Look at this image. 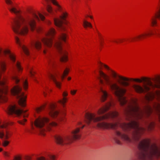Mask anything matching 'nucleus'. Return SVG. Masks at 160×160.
<instances>
[{
  "label": "nucleus",
  "instance_id": "a211bd4d",
  "mask_svg": "<svg viewBox=\"0 0 160 160\" xmlns=\"http://www.w3.org/2000/svg\"><path fill=\"white\" fill-rule=\"evenodd\" d=\"M145 98L148 102L156 99L157 101H160V90H157L154 92H151L145 96Z\"/></svg>",
  "mask_w": 160,
  "mask_h": 160
},
{
  "label": "nucleus",
  "instance_id": "79ce46f5",
  "mask_svg": "<svg viewBox=\"0 0 160 160\" xmlns=\"http://www.w3.org/2000/svg\"><path fill=\"white\" fill-rule=\"evenodd\" d=\"M13 160H22V156L20 155H17L14 156Z\"/></svg>",
  "mask_w": 160,
  "mask_h": 160
},
{
  "label": "nucleus",
  "instance_id": "4d7b16f0",
  "mask_svg": "<svg viewBox=\"0 0 160 160\" xmlns=\"http://www.w3.org/2000/svg\"><path fill=\"white\" fill-rule=\"evenodd\" d=\"M0 150H1V152L2 151V149L1 148Z\"/></svg>",
  "mask_w": 160,
  "mask_h": 160
},
{
  "label": "nucleus",
  "instance_id": "f8f14e48",
  "mask_svg": "<svg viewBox=\"0 0 160 160\" xmlns=\"http://www.w3.org/2000/svg\"><path fill=\"white\" fill-rule=\"evenodd\" d=\"M55 34V30L53 28H50L46 33V37H43L41 39L42 42L45 46L49 48L52 47L53 39Z\"/></svg>",
  "mask_w": 160,
  "mask_h": 160
},
{
  "label": "nucleus",
  "instance_id": "37998d69",
  "mask_svg": "<svg viewBox=\"0 0 160 160\" xmlns=\"http://www.w3.org/2000/svg\"><path fill=\"white\" fill-rule=\"evenodd\" d=\"M27 121V120L26 119H24L22 120H19L18 121V122L20 124L24 125L25 124V122Z\"/></svg>",
  "mask_w": 160,
  "mask_h": 160
},
{
  "label": "nucleus",
  "instance_id": "1a4fd4ad",
  "mask_svg": "<svg viewBox=\"0 0 160 160\" xmlns=\"http://www.w3.org/2000/svg\"><path fill=\"white\" fill-rule=\"evenodd\" d=\"M79 127L73 130L71 132V135H66L63 137L57 136L55 139L56 142L61 145L69 144L71 143L73 140L79 139L81 137Z\"/></svg>",
  "mask_w": 160,
  "mask_h": 160
},
{
  "label": "nucleus",
  "instance_id": "de8ad7c7",
  "mask_svg": "<svg viewBox=\"0 0 160 160\" xmlns=\"http://www.w3.org/2000/svg\"><path fill=\"white\" fill-rule=\"evenodd\" d=\"M82 125V123L81 122H79L78 123V127H80Z\"/></svg>",
  "mask_w": 160,
  "mask_h": 160
},
{
  "label": "nucleus",
  "instance_id": "20e7f679",
  "mask_svg": "<svg viewBox=\"0 0 160 160\" xmlns=\"http://www.w3.org/2000/svg\"><path fill=\"white\" fill-rule=\"evenodd\" d=\"M150 140L145 139L141 141L138 146L139 152L137 155L140 160H152L153 157L160 156V146L153 144L150 146Z\"/></svg>",
  "mask_w": 160,
  "mask_h": 160
},
{
  "label": "nucleus",
  "instance_id": "6e6552de",
  "mask_svg": "<svg viewBox=\"0 0 160 160\" xmlns=\"http://www.w3.org/2000/svg\"><path fill=\"white\" fill-rule=\"evenodd\" d=\"M48 1L49 0H46ZM52 3L57 7V10L62 12V14L59 18H54V22L55 25L61 28L62 30H65L66 26L68 22L66 19L68 16V12L65 11H63L61 6L59 4L56 0H50Z\"/></svg>",
  "mask_w": 160,
  "mask_h": 160
},
{
  "label": "nucleus",
  "instance_id": "2f4dec72",
  "mask_svg": "<svg viewBox=\"0 0 160 160\" xmlns=\"http://www.w3.org/2000/svg\"><path fill=\"white\" fill-rule=\"evenodd\" d=\"M42 92L44 95L46 96L47 95V93H49L52 92V90L49 88L48 86H45L43 88Z\"/></svg>",
  "mask_w": 160,
  "mask_h": 160
},
{
  "label": "nucleus",
  "instance_id": "603ef678",
  "mask_svg": "<svg viewBox=\"0 0 160 160\" xmlns=\"http://www.w3.org/2000/svg\"><path fill=\"white\" fill-rule=\"evenodd\" d=\"M47 23L48 25H50L51 23V22L50 21H48Z\"/></svg>",
  "mask_w": 160,
  "mask_h": 160
},
{
  "label": "nucleus",
  "instance_id": "4c0bfd02",
  "mask_svg": "<svg viewBox=\"0 0 160 160\" xmlns=\"http://www.w3.org/2000/svg\"><path fill=\"white\" fill-rule=\"evenodd\" d=\"M23 86L25 90H26L28 88V83L27 80H26L23 83Z\"/></svg>",
  "mask_w": 160,
  "mask_h": 160
},
{
  "label": "nucleus",
  "instance_id": "58836bf2",
  "mask_svg": "<svg viewBox=\"0 0 160 160\" xmlns=\"http://www.w3.org/2000/svg\"><path fill=\"white\" fill-rule=\"evenodd\" d=\"M8 139H4L2 142V145L4 147L7 146L9 143V142L7 140Z\"/></svg>",
  "mask_w": 160,
  "mask_h": 160
},
{
  "label": "nucleus",
  "instance_id": "ea45409f",
  "mask_svg": "<svg viewBox=\"0 0 160 160\" xmlns=\"http://www.w3.org/2000/svg\"><path fill=\"white\" fill-rule=\"evenodd\" d=\"M154 126V122H150L148 125V128L150 130H152L153 129Z\"/></svg>",
  "mask_w": 160,
  "mask_h": 160
},
{
  "label": "nucleus",
  "instance_id": "f257e3e1",
  "mask_svg": "<svg viewBox=\"0 0 160 160\" xmlns=\"http://www.w3.org/2000/svg\"><path fill=\"white\" fill-rule=\"evenodd\" d=\"M132 103L129 106L127 111L126 119L131 121L130 122L120 123L118 122L115 123L102 122H98L97 127L103 129H116L120 127L125 132H128L133 129L132 133V139L135 141H138L145 131V129L139 127L138 122V120H142L144 118L148 117L152 112V109L149 106L147 107L145 110H142L139 107L137 100H133Z\"/></svg>",
  "mask_w": 160,
  "mask_h": 160
},
{
  "label": "nucleus",
  "instance_id": "a19ab883",
  "mask_svg": "<svg viewBox=\"0 0 160 160\" xmlns=\"http://www.w3.org/2000/svg\"><path fill=\"white\" fill-rule=\"evenodd\" d=\"M47 11L49 13H51L52 12V6L50 5H48L47 6Z\"/></svg>",
  "mask_w": 160,
  "mask_h": 160
},
{
  "label": "nucleus",
  "instance_id": "c85d7f7f",
  "mask_svg": "<svg viewBox=\"0 0 160 160\" xmlns=\"http://www.w3.org/2000/svg\"><path fill=\"white\" fill-rule=\"evenodd\" d=\"M70 70V68L67 67L66 68L64 71L63 74H62L61 77V79L62 81H63L65 78L67 76Z\"/></svg>",
  "mask_w": 160,
  "mask_h": 160
},
{
  "label": "nucleus",
  "instance_id": "f3484780",
  "mask_svg": "<svg viewBox=\"0 0 160 160\" xmlns=\"http://www.w3.org/2000/svg\"><path fill=\"white\" fill-rule=\"evenodd\" d=\"M26 111L17 109L15 105L9 106L8 109V112L9 114H15L18 116H19L22 114L24 118L27 117L28 116V114L26 113Z\"/></svg>",
  "mask_w": 160,
  "mask_h": 160
},
{
  "label": "nucleus",
  "instance_id": "a18cd8bd",
  "mask_svg": "<svg viewBox=\"0 0 160 160\" xmlns=\"http://www.w3.org/2000/svg\"><path fill=\"white\" fill-rule=\"evenodd\" d=\"M115 141L118 144H121V142L119 140H118L117 138H115Z\"/></svg>",
  "mask_w": 160,
  "mask_h": 160
},
{
  "label": "nucleus",
  "instance_id": "8fccbe9b",
  "mask_svg": "<svg viewBox=\"0 0 160 160\" xmlns=\"http://www.w3.org/2000/svg\"><path fill=\"white\" fill-rule=\"evenodd\" d=\"M48 64H49L50 65L52 66L53 65V62H51L50 61H48Z\"/></svg>",
  "mask_w": 160,
  "mask_h": 160
},
{
  "label": "nucleus",
  "instance_id": "72a5a7b5",
  "mask_svg": "<svg viewBox=\"0 0 160 160\" xmlns=\"http://www.w3.org/2000/svg\"><path fill=\"white\" fill-rule=\"evenodd\" d=\"M83 26L85 28L92 27L91 24L86 20L83 21Z\"/></svg>",
  "mask_w": 160,
  "mask_h": 160
},
{
  "label": "nucleus",
  "instance_id": "423d86ee",
  "mask_svg": "<svg viewBox=\"0 0 160 160\" xmlns=\"http://www.w3.org/2000/svg\"><path fill=\"white\" fill-rule=\"evenodd\" d=\"M49 119L46 117L39 116L34 121V125L39 129L40 134L42 136L46 135V131L44 128L46 126L48 130L50 131L53 127H56L57 123L55 122L49 123Z\"/></svg>",
  "mask_w": 160,
  "mask_h": 160
},
{
  "label": "nucleus",
  "instance_id": "393cba45",
  "mask_svg": "<svg viewBox=\"0 0 160 160\" xmlns=\"http://www.w3.org/2000/svg\"><path fill=\"white\" fill-rule=\"evenodd\" d=\"M68 95V92L66 91H64L62 94L63 98L58 101V102L64 108L65 107L66 103L68 101V98L67 97Z\"/></svg>",
  "mask_w": 160,
  "mask_h": 160
},
{
  "label": "nucleus",
  "instance_id": "5701e85b",
  "mask_svg": "<svg viewBox=\"0 0 160 160\" xmlns=\"http://www.w3.org/2000/svg\"><path fill=\"white\" fill-rule=\"evenodd\" d=\"M48 78L53 81L56 87L58 88L61 89L62 82L57 81L56 79L57 75L55 74H52L50 72L48 73Z\"/></svg>",
  "mask_w": 160,
  "mask_h": 160
},
{
  "label": "nucleus",
  "instance_id": "b1692460",
  "mask_svg": "<svg viewBox=\"0 0 160 160\" xmlns=\"http://www.w3.org/2000/svg\"><path fill=\"white\" fill-rule=\"evenodd\" d=\"M116 133L117 136L119 137L123 140L128 142H132V140L129 138L128 136L124 133H122L119 131H116Z\"/></svg>",
  "mask_w": 160,
  "mask_h": 160
},
{
  "label": "nucleus",
  "instance_id": "2eb2a0df",
  "mask_svg": "<svg viewBox=\"0 0 160 160\" xmlns=\"http://www.w3.org/2000/svg\"><path fill=\"white\" fill-rule=\"evenodd\" d=\"M57 107V104L56 103H52L50 105L49 108V115L53 118H55L58 116L60 120L62 121L65 115V112H63L62 113L60 114L58 111H55V109Z\"/></svg>",
  "mask_w": 160,
  "mask_h": 160
},
{
  "label": "nucleus",
  "instance_id": "7c9ffc66",
  "mask_svg": "<svg viewBox=\"0 0 160 160\" xmlns=\"http://www.w3.org/2000/svg\"><path fill=\"white\" fill-rule=\"evenodd\" d=\"M6 63L4 61H1V74L4 72L6 69Z\"/></svg>",
  "mask_w": 160,
  "mask_h": 160
},
{
  "label": "nucleus",
  "instance_id": "9d476101",
  "mask_svg": "<svg viewBox=\"0 0 160 160\" xmlns=\"http://www.w3.org/2000/svg\"><path fill=\"white\" fill-rule=\"evenodd\" d=\"M67 35L65 33H62L58 38V40L55 41L54 44L56 47L59 51L61 54L60 60L62 62H66L68 61V52L65 50H62V42L61 40L64 42H66Z\"/></svg>",
  "mask_w": 160,
  "mask_h": 160
},
{
  "label": "nucleus",
  "instance_id": "4be33fe9",
  "mask_svg": "<svg viewBox=\"0 0 160 160\" xmlns=\"http://www.w3.org/2000/svg\"><path fill=\"white\" fill-rule=\"evenodd\" d=\"M3 53L5 55H8L10 60L13 63H15L16 60L15 54L12 52L8 49H6L3 51Z\"/></svg>",
  "mask_w": 160,
  "mask_h": 160
},
{
  "label": "nucleus",
  "instance_id": "0eeeda50",
  "mask_svg": "<svg viewBox=\"0 0 160 160\" xmlns=\"http://www.w3.org/2000/svg\"><path fill=\"white\" fill-rule=\"evenodd\" d=\"M118 115V112L115 111L110 112L103 115L97 117H96V115L94 113H87L85 115V122L89 125L92 121L96 122L110 118L113 119L117 117Z\"/></svg>",
  "mask_w": 160,
  "mask_h": 160
},
{
  "label": "nucleus",
  "instance_id": "473e14b6",
  "mask_svg": "<svg viewBox=\"0 0 160 160\" xmlns=\"http://www.w3.org/2000/svg\"><path fill=\"white\" fill-rule=\"evenodd\" d=\"M16 66L17 69L19 72H22L23 68L21 66V63L19 61H18L17 62Z\"/></svg>",
  "mask_w": 160,
  "mask_h": 160
},
{
  "label": "nucleus",
  "instance_id": "ddd939ff",
  "mask_svg": "<svg viewBox=\"0 0 160 160\" xmlns=\"http://www.w3.org/2000/svg\"><path fill=\"white\" fill-rule=\"evenodd\" d=\"M13 122H11L9 124L6 122H1V138L4 139H8L12 135V132L8 128L9 124L12 125Z\"/></svg>",
  "mask_w": 160,
  "mask_h": 160
},
{
  "label": "nucleus",
  "instance_id": "cd10ccee",
  "mask_svg": "<svg viewBox=\"0 0 160 160\" xmlns=\"http://www.w3.org/2000/svg\"><path fill=\"white\" fill-rule=\"evenodd\" d=\"M154 108L156 110V113L158 116L160 121V103H156L154 105Z\"/></svg>",
  "mask_w": 160,
  "mask_h": 160
},
{
  "label": "nucleus",
  "instance_id": "a878e982",
  "mask_svg": "<svg viewBox=\"0 0 160 160\" xmlns=\"http://www.w3.org/2000/svg\"><path fill=\"white\" fill-rule=\"evenodd\" d=\"M100 92L101 94V102H104L107 100L109 96V94L106 90H104L102 88H100Z\"/></svg>",
  "mask_w": 160,
  "mask_h": 160
},
{
  "label": "nucleus",
  "instance_id": "f03ea898",
  "mask_svg": "<svg viewBox=\"0 0 160 160\" xmlns=\"http://www.w3.org/2000/svg\"><path fill=\"white\" fill-rule=\"evenodd\" d=\"M6 2L10 5V11L16 15V17L13 19L11 24L12 28L16 33L26 36L28 34L29 31L28 25L29 26L31 30L33 31L36 29V21H38L39 18L42 21L45 19L44 16L40 13H38L39 18L34 13L24 18L16 3L13 2L10 0H6Z\"/></svg>",
  "mask_w": 160,
  "mask_h": 160
},
{
  "label": "nucleus",
  "instance_id": "e433bc0d",
  "mask_svg": "<svg viewBox=\"0 0 160 160\" xmlns=\"http://www.w3.org/2000/svg\"><path fill=\"white\" fill-rule=\"evenodd\" d=\"M28 71L31 77L33 78L35 74V72L33 71L32 68L30 67L28 69Z\"/></svg>",
  "mask_w": 160,
  "mask_h": 160
},
{
  "label": "nucleus",
  "instance_id": "dca6fc26",
  "mask_svg": "<svg viewBox=\"0 0 160 160\" xmlns=\"http://www.w3.org/2000/svg\"><path fill=\"white\" fill-rule=\"evenodd\" d=\"M157 19L160 20V5H158L157 7L155 13L150 17V22L152 27L157 26L158 25Z\"/></svg>",
  "mask_w": 160,
  "mask_h": 160
},
{
  "label": "nucleus",
  "instance_id": "49530a36",
  "mask_svg": "<svg viewBox=\"0 0 160 160\" xmlns=\"http://www.w3.org/2000/svg\"><path fill=\"white\" fill-rule=\"evenodd\" d=\"M3 154L6 157H8L9 156L8 153L7 152H3Z\"/></svg>",
  "mask_w": 160,
  "mask_h": 160
},
{
  "label": "nucleus",
  "instance_id": "9b49d317",
  "mask_svg": "<svg viewBox=\"0 0 160 160\" xmlns=\"http://www.w3.org/2000/svg\"><path fill=\"white\" fill-rule=\"evenodd\" d=\"M22 90V87L20 85H16L11 89V92L12 95L17 96L19 99V104L22 107H24L26 105L27 96Z\"/></svg>",
  "mask_w": 160,
  "mask_h": 160
},
{
  "label": "nucleus",
  "instance_id": "412c9836",
  "mask_svg": "<svg viewBox=\"0 0 160 160\" xmlns=\"http://www.w3.org/2000/svg\"><path fill=\"white\" fill-rule=\"evenodd\" d=\"M15 42L19 48H22L25 54L28 55L29 54V52L28 49L23 44V41L21 40L18 37L15 36Z\"/></svg>",
  "mask_w": 160,
  "mask_h": 160
},
{
  "label": "nucleus",
  "instance_id": "864d4df0",
  "mask_svg": "<svg viewBox=\"0 0 160 160\" xmlns=\"http://www.w3.org/2000/svg\"><path fill=\"white\" fill-rule=\"evenodd\" d=\"M158 35L159 37L160 38V32L158 33Z\"/></svg>",
  "mask_w": 160,
  "mask_h": 160
},
{
  "label": "nucleus",
  "instance_id": "5fc2aeb1",
  "mask_svg": "<svg viewBox=\"0 0 160 160\" xmlns=\"http://www.w3.org/2000/svg\"><path fill=\"white\" fill-rule=\"evenodd\" d=\"M84 125H83L81 128V129H82L84 127Z\"/></svg>",
  "mask_w": 160,
  "mask_h": 160
},
{
  "label": "nucleus",
  "instance_id": "f704fd0d",
  "mask_svg": "<svg viewBox=\"0 0 160 160\" xmlns=\"http://www.w3.org/2000/svg\"><path fill=\"white\" fill-rule=\"evenodd\" d=\"M12 79L14 82H15L16 84H18L20 81L19 79L18 78V77L16 76H13L12 78Z\"/></svg>",
  "mask_w": 160,
  "mask_h": 160
},
{
  "label": "nucleus",
  "instance_id": "3c124183",
  "mask_svg": "<svg viewBox=\"0 0 160 160\" xmlns=\"http://www.w3.org/2000/svg\"><path fill=\"white\" fill-rule=\"evenodd\" d=\"M71 78L70 77H68V81H69V80H71Z\"/></svg>",
  "mask_w": 160,
  "mask_h": 160
},
{
  "label": "nucleus",
  "instance_id": "c9c22d12",
  "mask_svg": "<svg viewBox=\"0 0 160 160\" xmlns=\"http://www.w3.org/2000/svg\"><path fill=\"white\" fill-rule=\"evenodd\" d=\"M45 107V105H43L37 108H36V111L37 113H39L43 110Z\"/></svg>",
  "mask_w": 160,
  "mask_h": 160
},
{
  "label": "nucleus",
  "instance_id": "c756f323",
  "mask_svg": "<svg viewBox=\"0 0 160 160\" xmlns=\"http://www.w3.org/2000/svg\"><path fill=\"white\" fill-rule=\"evenodd\" d=\"M32 45L38 50L42 48L41 43L39 41H37L33 42L32 43Z\"/></svg>",
  "mask_w": 160,
  "mask_h": 160
},
{
  "label": "nucleus",
  "instance_id": "39448f33",
  "mask_svg": "<svg viewBox=\"0 0 160 160\" xmlns=\"http://www.w3.org/2000/svg\"><path fill=\"white\" fill-rule=\"evenodd\" d=\"M99 73L100 77L104 79L107 85L110 86L111 90L117 97L120 104L123 105L125 104L127 101L124 95L127 92V89L125 88L120 87L116 82H111L109 76L102 71H100Z\"/></svg>",
  "mask_w": 160,
  "mask_h": 160
},
{
  "label": "nucleus",
  "instance_id": "bb28decb",
  "mask_svg": "<svg viewBox=\"0 0 160 160\" xmlns=\"http://www.w3.org/2000/svg\"><path fill=\"white\" fill-rule=\"evenodd\" d=\"M37 160H46V158L43 156L37 158ZM47 160H56V157L55 155L50 154L48 156V158Z\"/></svg>",
  "mask_w": 160,
  "mask_h": 160
},
{
  "label": "nucleus",
  "instance_id": "7ed1b4c3",
  "mask_svg": "<svg viewBox=\"0 0 160 160\" xmlns=\"http://www.w3.org/2000/svg\"><path fill=\"white\" fill-rule=\"evenodd\" d=\"M99 65L100 67H103L109 71V73L114 78H117V82L120 85L124 87L129 86V81H134L137 82L141 83L142 82H147L146 84H144L143 87L140 84H134L132 87L135 91L138 93H145L148 92L152 89L154 90L155 88L160 89V75L157 76L155 78H153L152 80L155 82L153 83L151 81V78L145 77H142L140 78H128L118 74L113 70L110 68L107 65L100 62Z\"/></svg>",
  "mask_w": 160,
  "mask_h": 160
},
{
  "label": "nucleus",
  "instance_id": "13d9d810",
  "mask_svg": "<svg viewBox=\"0 0 160 160\" xmlns=\"http://www.w3.org/2000/svg\"><path fill=\"white\" fill-rule=\"evenodd\" d=\"M0 51H1H1H2V49H1V50H0Z\"/></svg>",
  "mask_w": 160,
  "mask_h": 160
},
{
  "label": "nucleus",
  "instance_id": "6e6d98bb",
  "mask_svg": "<svg viewBox=\"0 0 160 160\" xmlns=\"http://www.w3.org/2000/svg\"><path fill=\"white\" fill-rule=\"evenodd\" d=\"M89 17L91 19H92L93 18V17L92 16H90Z\"/></svg>",
  "mask_w": 160,
  "mask_h": 160
},
{
  "label": "nucleus",
  "instance_id": "aec40b11",
  "mask_svg": "<svg viewBox=\"0 0 160 160\" xmlns=\"http://www.w3.org/2000/svg\"><path fill=\"white\" fill-rule=\"evenodd\" d=\"M153 35L151 30H149L145 33H142L131 38V42H135L141 40L147 37H150Z\"/></svg>",
  "mask_w": 160,
  "mask_h": 160
},
{
  "label": "nucleus",
  "instance_id": "c03bdc74",
  "mask_svg": "<svg viewBox=\"0 0 160 160\" xmlns=\"http://www.w3.org/2000/svg\"><path fill=\"white\" fill-rule=\"evenodd\" d=\"M77 92V90H71L70 91V93L72 95H74L76 94Z\"/></svg>",
  "mask_w": 160,
  "mask_h": 160
},
{
  "label": "nucleus",
  "instance_id": "bf43d9fd",
  "mask_svg": "<svg viewBox=\"0 0 160 160\" xmlns=\"http://www.w3.org/2000/svg\"><path fill=\"white\" fill-rule=\"evenodd\" d=\"M38 32H39V31H38V30H37Z\"/></svg>",
  "mask_w": 160,
  "mask_h": 160
},
{
  "label": "nucleus",
  "instance_id": "4468645a",
  "mask_svg": "<svg viewBox=\"0 0 160 160\" xmlns=\"http://www.w3.org/2000/svg\"><path fill=\"white\" fill-rule=\"evenodd\" d=\"M7 80L6 78H4L1 81V102H5L7 101V95L8 92L7 85Z\"/></svg>",
  "mask_w": 160,
  "mask_h": 160
},
{
  "label": "nucleus",
  "instance_id": "6ab92c4d",
  "mask_svg": "<svg viewBox=\"0 0 160 160\" xmlns=\"http://www.w3.org/2000/svg\"><path fill=\"white\" fill-rule=\"evenodd\" d=\"M114 102H108L104 106L99 108L97 112V113L98 115L103 114L109 110L111 107L114 106Z\"/></svg>",
  "mask_w": 160,
  "mask_h": 160
},
{
  "label": "nucleus",
  "instance_id": "09e8293b",
  "mask_svg": "<svg viewBox=\"0 0 160 160\" xmlns=\"http://www.w3.org/2000/svg\"><path fill=\"white\" fill-rule=\"evenodd\" d=\"M47 50L46 49H44L43 51V53L44 54H45L47 53Z\"/></svg>",
  "mask_w": 160,
  "mask_h": 160
}]
</instances>
